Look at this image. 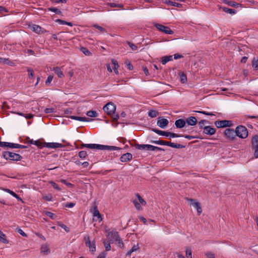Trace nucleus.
Returning <instances> with one entry per match:
<instances>
[{"label": "nucleus", "instance_id": "4468645a", "mask_svg": "<svg viewBox=\"0 0 258 258\" xmlns=\"http://www.w3.org/2000/svg\"><path fill=\"white\" fill-rule=\"evenodd\" d=\"M187 200L190 202V205L196 208L198 215H200L202 212L200 203L197 202L196 200L193 199H187Z\"/></svg>", "mask_w": 258, "mask_h": 258}, {"label": "nucleus", "instance_id": "4be33fe9", "mask_svg": "<svg viewBox=\"0 0 258 258\" xmlns=\"http://www.w3.org/2000/svg\"><path fill=\"white\" fill-rule=\"evenodd\" d=\"M32 29L33 31L37 34H42L44 32V31L42 30V28L37 25L33 24L32 26Z\"/></svg>", "mask_w": 258, "mask_h": 258}, {"label": "nucleus", "instance_id": "2f4dec72", "mask_svg": "<svg viewBox=\"0 0 258 258\" xmlns=\"http://www.w3.org/2000/svg\"><path fill=\"white\" fill-rule=\"evenodd\" d=\"M40 249H41V252L44 255H47L49 253H50V250H49L48 247L46 245L42 246L41 247Z\"/></svg>", "mask_w": 258, "mask_h": 258}, {"label": "nucleus", "instance_id": "f3484780", "mask_svg": "<svg viewBox=\"0 0 258 258\" xmlns=\"http://www.w3.org/2000/svg\"><path fill=\"white\" fill-rule=\"evenodd\" d=\"M133 155L131 153H124L120 157V161L121 162H126L132 160Z\"/></svg>", "mask_w": 258, "mask_h": 258}, {"label": "nucleus", "instance_id": "6e6552de", "mask_svg": "<svg viewBox=\"0 0 258 258\" xmlns=\"http://www.w3.org/2000/svg\"><path fill=\"white\" fill-rule=\"evenodd\" d=\"M103 109L107 115H110L115 111L116 106L113 103L110 102L104 106Z\"/></svg>", "mask_w": 258, "mask_h": 258}, {"label": "nucleus", "instance_id": "473e14b6", "mask_svg": "<svg viewBox=\"0 0 258 258\" xmlns=\"http://www.w3.org/2000/svg\"><path fill=\"white\" fill-rule=\"evenodd\" d=\"M45 143H45V142L42 143V142H41L39 140H36L34 142V143L33 145H36L39 149H42L43 147H45Z\"/></svg>", "mask_w": 258, "mask_h": 258}, {"label": "nucleus", "instance_id": "bf43d9fd", "mask_svg": "<svg viewBox=\"0 0 258 258\" xmlns=\"http://www.w3.org/2000/svg\"><path fill=\"white\" fill-rule=\"evenodd\" d=\"M28 148V146L22 145L14 143V148H17V149H25Z\"/></svg>", "mask_w": 258, "mask_h": 258}, {"label": "nucleus", "instance_id": "052dcab7", "mask_svg": "<svg viewBox=\"0 0 258 258\" xmlns=\"http://www.w3.org/2000/svg\"><path fill=\"white\" fill-rule=\"evenodd\" d=\"M127 43L133 50H136L138 49V47L135 44H133L129 41H127Z\"/></svg>", "mask_w": 258, "mask_h": 258}, {"label": "nucleus", "instance_id": "1a4fd4ad", "mask_svg": "<svg viewBox=\"0 0 258 258\" xmlns=\"http://www.w3.org/2000/svg\"><path fill=\"white\" fill-rule=\"evenodd\" d=\"M154 26L156 29L160 32H163L167 34H173V31L171 30L169 27L165 26L159 23H155Z\"/></svg>", "mask_w": 258, "mask_h": 258}, {"label": "nucleus", "instance_id": "2eb2a0df", "mask_svg": "<svg viewBox=\"0 0 258 258\" xmlns=\"http://www.w3.org/2000/svg\"><path fill=\"white\" fill-rule=\"evenodd\" d=\"M169 123L168 120L163 117H159L157 122V124L162 128H165Z\"/></svg>", "mask_w": 258, "mask_h": 258}, {"label": "nucleus", "instance_id": "b1692460", "mask_svg": "<svg viewBox=\"0 0 258 258\" xmlns=\"http://www.w3.org/2000/svg\"><path fill=\"white\" fill-rule=\"evenodd\" d=\"M0 63L8 64L10 66H13L14 62L10 60L9 58L0 57Z\"/></svg>", "mask_w": 258, "mask_h": 258}, {"label": "nucleus", "instance_id": "393cba45", "mask_svg": "<svg viewBox=\"0 0 258 258\" xmlns=\"http://www.w3.org/2000/svg\"><path fill=\"white\" fill-rule=\"evenodd\" d=\"M178 75L179 76L180 81L181 83L184 84L187 82L186 75L184 73L180 72L178 73Z\"/></svg>", "mask_w": 258, "mask_h": 258}, {"label": "nucleus", "instance_id": "c85d7f7f", "mask_svg": "<svg viewBox=\"0 0 258 258\" xmlns=\"http://www.w3.org/2000/svg\"><path fill=\"white\" fill-rule=\"evenodd\" d=\"M165 3L168 6H174L177 8H181L182 6L181 4L175 3L170 0L166 1Z\"/></svg>", "mask_w": 258, "mask_h": 258}, {"label": "nucleus", "instance_id": "72a5a7b5", "mask_svg": "<svg viewBox=\"0 0 258 258\" xmlns=\"http://www.w3.org/2000/svg\"><path fill=\"white\" fill-rule=\"evenodd\" d=\"M251 65L254 70H257L258 69V58L253 57Z\"/></svg>", "mask_w": 258, "mask_h": 258}, {"label": "nucleus", "instance_id": "7c9ffc66", "mask_svg": "<svg viewBox=\"0 0 258 258\" xmlns=\"http://www.w3.org/2000/svg\"><path fill=\"white\" fill-rule=\"evenodd\" d=\"M130 145L132 146L135 147L136 149L138 150H144L146 149V144H132L130 141H129Z\"/></svg>", "mask_w": 258, "mask_h": 258}, {"label": "nucleus", "instance_id": "a878e982", "mask_svg": "<svg viewBox=\"0 0 258 258\" xmlns=\"http://www.w3.org/2000/svg\"><path fill=\"white\" fill-rule=\"evenodd\" d=\"M172 60V55H165L161 57V62L163 64H165L167 62Z\"/></svg>", "mask_w": 258, "mask_h": 258}, {"label": "nucleus", "instance_id": "864d4df0", "mask_svg": "<svg viewBox=\"0 0 258 258\" xmlns=\"http://www.w3.org/2000/svg\"><path fill=\"white\" fill-rule=\"evenodd\" d=\"M186 256L187 258H191V250L189 247H186L185 249Z\"/></svg>", "mask_w": 258, "mask_h": 258}, {"label": "nucleus", "instance_id": "aec40b11", "mask_svg": "<svg viewBox=\"0 0 258 258\" xmlns=\"http://www.w3.org/2000/svg\"><path fill=\"white\" fill-rule=\"evenodd\" d=\"M185 121L188 125L193 126L197 124V119L195 117L191 116L186 118Z\"/></svg>", "mask_w": 258, "mask_h": 258}, {"label": "nucleus", "instance_id": "9d476101", "mask_svg": "<svg viewBox=\"0 0 258 258\" xmlns=\"http://www.w3.org/2000/svg\"><path fill=\"white\" fill-rule=\"evenodd\" d=\"M84 240L86 246L89 248L91 252L94 253L96 251L95 242L94 241L91 242L90 240V237L88 235L85 236Z\"/></svg>", "mask_w": 258, "mask_h": 258}, {"label": "nucleus", "instance_id": "423d86ee", "mask_svg": "<svg viewBox=\"0 0 258 258\" xmlns=\"http://www.w3.org/2000/svg\"><path fill=\"white\" fill-rule=\"evenodd\" d=\"M105 232L107 234L106 235L107 237L108 238L109 241H111L112 243L113 241H117L119 240V235L118 234V232L116 231H110V229H105Z\"/></svg>", "mask_w": 258, "mask_h": 258}, {"label": "nucleus", "instance_id": "39448f33", "mask_svg": "<svg viewBox=\"0 0 258 258\" xmlns=\"http://www.w3.org/2000/svg\"><path fill=\"white\" fill-rule=\"evenodd\" d=\"M251 149L254 151V156L258 158V135L252 136L251 141Z\"/></svg>", "mask_w": 258, "mask_h": 258}, {"label": "nucleus", "instance_id": "c756f323", "mask_svg": "<svg viewBox=\"0 0 258 258\" xmlns=\"http://www.w3.org/2000/svg\"><path fill=\"white\" fill-rule=\"evenodd\" d=\"M84 148H87L92 149H95V144H82L80 147V149H83Z\"/></svg>", "mask_w": 258, "mask_h": 258}, {"label": "nucleus", "instance_id": "f257e3e1", "mask_svg": "<svg viewBox=\"0 0 258 258\" xmlns=\"http://www.w3.org/2000/svg\"><path fill=\"white\" fill-rule=\"evenodd\" d=\"M2 157L6 160L13 161H21L22 159V157L20 154L10 151L3 152Z\"/></svg>", "mask_w": 258, "mask_h": 258}, {"label": "nucleus", "instance_id": "e433bc0d", "mask_svg": "<svg viewBox=\"0 0 258 258\" xmlns=\"http://www.w3.org/2000/svg\"><path fill=\"white\" fill-rule=\"evenodd\" d=\"M47 10L48 11H51V12H54L56 14L62 15V12L60 11V10L56 8L50 7V8H48Z\"/></svg>", "mask_w": 258, "mask_h": 258}, {"label": "nucleus", "instance_id": "603ef678", "mask_svg": "<svg viewBox=\"0 0 258 258\" xmlns=\"http://www.w3.org/2000/svg\"><path fill=\"white\" fill-rule=\"evenodd\" d=\"M110 116H111V118L114 121H117V120L119 118V114L118 113H116L115 111L114 112L113 114H110Z\"/></svg>", "mask_w": 258, "mask_h": 258}, {"label": "nucleus", "instance_id": "49530a36", "mask_svg": "<svg viewBox=\"0 0 258 258\" xmlns=\"http://www.w3.org/2000/svg\"><path fill=\"white\" fill-rule=\"evenodd\" d=\"M45 214L47 216L50 217L51 219L53 220L55 219L56 217V215L55 214L49 211H45Z\"/></svg>", "mask_w": 258, "mask_h": 258}, {"label": "nucleus", "instance_id": "cd10ccee", "mask_svg": "<svg viewBox=\"0 0 258 258\" xmlns=\"http://www.w3.org/2000/svg\"><path fill=\"white\" fill-rule=\"evenodd\" d=\"M53 71L54 73L57 75L58 78H61L64 77L62 72L61 71L60 68L56 67L54 68Z\"/></svg>", "mask_w": 258, "mask_h": 258}, {"label": "nucleus", "instance_id": "de8ad7c7", "mask_svg": "<svg viewBox=\"0 0 258 258\" xmlns=\"http://www.w3.org/2000/svg\"><path fill=\"white\" fill-rule=\"evenodd\" d=\"M79 157L81 159H85L87 156V153L86 151H81L79 152Z\"/></svg>", "mask_w": 258, "mask_h": 258}, {"label": "nucleus", "instance_id": "ddd939ff", "mask_svg": "<svg viewBox=\"0 0 258 258\" xmlns=\"http://www.w3.org/2000/svg\"><path fill=\"white\" fill-rule=\"evenodd\" d=\"M101 150H120V148L113 146L103 145L95 144V149Z\"/></svg>", "mask_w": 258, "mask_h": 258}, {"label": "nucleus", "instance_id": "774afa93", "mask_svg": "<svg viewBox=\"0 0 258 258\" xmlns=\"http://www.w3.org/2000/svg\"><path fill=\"white\" fill-rule=\"evenodd\" d=\"M106 255L107 253L105 251H103L99 254L97 258H105Z\"/></svg>", "mask_w": 258, "mask_h": 258}, {"label": "nucleus", "instance_id": "dca6fc26", "mask_svg": "<svg viewBox=\"0 0 258 258\" xmlns=\"http://www.w3.org/2000/svg\"><path fill=\"white\" fill-rule=\"evenodd\" d=\"M203 133L206 135L212 136L215 134L216 129L211 127L210 125L205 126L204 128Z\"/></svg>", "mask_w": 258, "mask_h": 258}, {"label": "nucleus", "instance_id": "13d9d810", "mask_svg": "<svg viewBox=\"0 0 258 258\" xmlns=\"http://www.w3.org/2000/svg\"><path fill=\"white\" fill-rule=\"evenodd\" d=\"M50 184H51V185L53 186V187L54 189H55L58 191H60L61 190V188L59 187L58 185L57 184H56L55 182H54V181H51Z\"/></svg>", "mask_w": 258, "mask_h": 258}, {"label": "nucleus", "instance_id": "a19ab883", "mask_svg": "<svg viewBox=\"0 0 258 258\" xmlns=\"http://www.w3.org/2000/svg\"><path fill=\"white\" fill-rule=\"evenodd\" d=\"M112 63L113 64V70H114V73L116 74H118V68L119 67V66L118 64V63L117 62L116 60H114V59H113L112 60Z\"/></svg>", "mask_w": 258, "mask_h": 258}, {"label": "nucleus", "instance_id": "0eeeda50", "mask_svg": "<svg viewBox=\"0 0 258 258\" xmlns=\"http://www.w3.org/2000/svg\"><path fill=\"white\" fill-rule=\"evenodd\" d=\"M226 139L229 141H234L237 136L235 130L233 128H226L224 133Z\"/></svg>", "mask_w": 258, "mask_h": 258}, {"label": "nucleus", "instance_id": "7ed1b4c3", "mask_svg": "<svg viewBox=\"0 0 258 258\" xmlns=\"http://www.w3.org/2000/svg\"><path fill=\"white\" fill-rule=\"evenodd\" d=\"M151 130L159 135L165 136L166 137H169V139L171 138H179L182 136L180 134H177L169 132L163 131L155 128H151Z\"/></svg>", "mask_w": 258, "mask_h": 258}, {"label": "nucleus", "instance_id": "c03bdc74", "mask_svg": "<svg viewBox=\"0 0 258 258\" xmlns=\"http://www.w3.org/2000/svg\"><path fill=\"white\" fill-rule=\"evenodd\" d=\"M112 242L111 241H106V240H104L103 242L104 245L105 247L106 251H109L111 249V246H110V243Z\"/></svg>", "mask_w": 258, "mask_h": 258}, {"label": "nucleus", "instance_id": "09e8293b", "mask_svg": "<svg viewBox=\"0 0 258 258\" xmlns=\"http://www.w3.org/2000/svg\"><path fill=\"white\" fill-rule=\"evenodd\" d=\"M193 111L195 112L203 114H205V115H209V116L215 115V114H213L212 112H207V111H197V110H195V111Z\"/></svg>", "mask_w": 258, "mask_h": 258}, {"label": "nucleus", "instance_id": "58836bf2", "mask_svg": "<svg viewBox=\"0 0 258 258\" xmlns=\"http://www.w3.org/2000/svg\"><path fill=\"white\" fill-rule=\"evenodd\" d=\"M159 114V112L157 110H151L148 112V116L152 117H156Z\"/></svg>", "mask_w": 258, "mask_h": 258}, {"label": "nucleus", "instance_id": "5701e85b", "mask_svg": "<svg viewBox=\"0 0 258 258\" xmlns=\"http://www.w3.org/2000/svg\"><path fill=\"white\" fill-rule=\"evenodd\" d=\"M223 3L229 6L235 8H238L239 5H241L240 4H238L234 1L229 0H224Z\"/></svg>", "mask_w": 258, "mask_h": 258}, {"label": "nucleus", "instance_id": "4c0bfd02", "mask_svg": "<svg viewBox=\"0 0 258 258\" xmlns=\"http://www.w3.org/2000/svg\"><path fill=\"white\" fill-rule=\"evenodd\" d=\"M13 113H16L17 114H18V115L22 116H24L26 119H31V118H33V115L32 113L25 114L22 112H13Z\"/></svg>", "mask_w": 258, "mask_h": 258}, {"label": "nucleus", "instance_id": "f03ea898", "mask_svg": "<svg viewBox=\"0 0 258 258\" xmlns=\"http://www.w3.org/2000/svg\"><path fill=\"white\" fill-rule=\"evenodd\" d=\"M151 142L155 144L160 145H166L176 149H182L184 148L185 147V146L181 144H176L174 143H172L171 142H168L164 140L151 141Z\"/></svg>", "mask_w": 258, "mask_h": 258}, {"label": "nucleus", "instance_id": "6e6d98bb", "mask_svg": "<svg viewBox=\"0 0 258 258\" xmlns=\"http://www.w3.org/2000/svg\"><path fill=\"white\" fill-rule=\"evenodd\" d=\"M16 231H17L18 233H19L20 235H21L22 236H24V237H27L28 236H27V234L26 233H25L21 228H17L16 229Z\"/></svg>", "mask_w": 258, "mask_h": 258}, {"label": "nucleus", "instance_id": "c9c22d12", "mask_svg": "<svg viewBox=\"0 0 258 258\" xmlns=\"http://www.w3.org/2000/svg\"><path fill=\"white\" fill-rule=\"evenodd\" d=\"M138 249H139L138 244L134 245L132 247V248L127 252V253H126V256L130 255L132 253L137 251Z\"/></svg>", "mask_w": 258, "mask_h": 258}, {"label": "nucleus", "instance_id": "37998d69", "mask_svg": "<svg viewBox=\"0 0 258 258\" xmlns=\"http://www.w3.org/2000/svg\"><path fill=\"white\" fill-rule=\"evenodd\" d=\"M133 203L134 204V206L137 210L139 211L142 210V208L141 204L137 200L135 199L134 200H133Z\"/></svg>", "mask_w": 258, "mask_h": 258}, {"label": "nucleus", "instance_id": "f704fd0d", "mask_svg": "<svg viewBox=\"0 0 258 258\" xmlns=\"http://www.w3.org/2000/svg\"><path fill=\"white\" fill-rule=\"evenodd\" d=\"M80 50L85 55L90 56L92 55V53L89 50V49L85 47H81L80 48Z\"/></svg>", "mask_w": 258, "mask_h": 258}, {"label": "nucleus", "instance_id": "9b49d317", "mask_svg": "<svg viewBox=\"0 0 258 258\" xmlns=\"http://www.w3.org/2000/svg\"><path fill=\"white\" fill-rule=\"evenodd\" d=\"M90 212L92 213L94 218L95 217L97 218V219H96L95 221L98 220L99 221H100L102 220L101 215L95 203H94L92 205L90 209Z\"/></svg>", "mask_w": 258, "mask_h": 258}, {"label": "nucleus", "instance_id": "e2e57ef3", "mask_svg": "<svg viewBox=\"0 0 258 258\" xmlns=\"http://www.w3.org/2000/svg\"><path fill=\"white\" fill-rule=\"evenodd\" d=\"M54 108H46L44 110V112L46 114L52 113L54 111Z\"/></svg>", "mask_w": 258, "mask_h": 258}, {"label": "nucleus", "instance_id": "ea45409f", "mask_svg": "<svg viewBox=\"0 0 258 258\" xmlns=\"http://www.w3.org/2000/svg\"><path fill=\"white\" fill-rule=\"evenodd\" d=\"M14 146V143L3 142L2 147L4 148H9L13 149Z\"/></svg>", "mask_w": 258, "mask_h": 258}, {"label": "nucleus", "instance_id": "3c124183", "mask_svg": "<svg viewBox=\"0 0 258 258\" xmlns=\"http://www.w3.org/2000/svg\"><path fill=\"white\" fill-rule=\"evenodd\" d=\"M53 76H52V75H49V76L47 77V79H46V81H45V85H46V86H49V84H50L51 83V82H52V80H53Z\"/></svg>", "mask_w": 258, "mask_h": 258}, {"label": "nucleus", "instance_id": "f8f14e48", "mask_svg": "<svg viewBox=\"0 0 258 258\" xmlns=\"http://www.w3.org/2000/svg\"><path fill=\"white\" fill-rule=\"evenodd\" d=\"M215 124L218 128L230 127L233 125L232 121L227 120H217L215 121Z\"/></svg>", "mask_w": 258, "mask_h": 258}, {"label": "nucleus", "instance_id": "5fc2aeb1", "mask_svg": "<svg viewBox=\"0 0 258 258\" xmlns=\"http://www.w3.org/2000/svg\"><path fill=\"white\" fill-rule=\"evenodd\" d=\"M205 122L208 123L209 121L206 120H201L199 122L198 125L200 129H203L205 126L204 125Z\"/></svg>", "mask_w": 258, "mask_h": 258}, {"label": "nucleus", "instance_id": "79ce46f5", "mask_svg": "<svg viewBox=\"0 0 258 258\" xmlns=\"http://www.w3.org/2000/svg\"><path fill=\"white\" fill-rule=\"evenodd\" d=\"M136 196L137 197L138 199L139 200L140 202L139 203L141 205H142V206H145L146 205V202L141 197L139 194H137Z\"/></svg>", "mask_w": 258, "mask_h": 258}, {"label": "nucleus", "instance_id": "bb28decb", "mask_svg": "<svg viewBox=\"0 0 258 258\" xmlns=\"http://www.w3.org/2000/svg\"><path fill=\"white\" fill-rule=\"evenodd\" d=\"M221 9L223 12L230 14H235L236 13V11L235 9H229L225 7H220V8Z\"/></svg>", "mask_w": 258, "mask_h": 258}, {"label": "nucleus", "instance_id": "6ab92c4d", "mask_svg": "<svg viewBox=\"0 0 258 258\" xmlns=\"http://www.w3.org/2000/svg\"><path fill=\"white\" fill-rule=\"evenodd\" d=\"M174 124L176 128H181L185 126L186 121L183 119H178L175 120Z\"/></svg>", "mask_w": 258, "mask_h": 258}, {"label": "nucleus", "instance_id": "8fccbe9b", "mask_svg": "<svg viewBox=\"0 0 258 258\" xmlns=\"http://www.w3.org/2000/svg\"><path fill=\"white\" fill-rule=\"evenodd\" d=\"M182 136H181L180 137H184L185 139H189V140H190V139H203V138H201V137H199L198 136H190V135H181Z\"/></svg>", "mask_w": 258, "mask_h": 258}, {"label": "nucleus", "instance_id": "0e129e2a", "mask_svg": "<svg viewBox=\"0 0 258 258\" xmlns=\"http://www.w3.org/2000/svg\"><path fill=\"white\" fill-rule=\"evenodd\" d=\"M28 76L30 78H32L34 76V71L32 69L29 68L28 69Z\"/></svg>", "mask_w": 258, "mask_h": 258}, {"label": "nucleus", "instance_id": "a18cd8bd", "mask_svg": "<svg viewBox=\"0 0 258 258\" xmlns=\"http://www.w3.org/2000/svg\"><path fill=\"white\" fill-rule=\"evenodd\" d=\"M86 114L88 116L92 117H95L98 116V113H97V112L94 110L88 111Z\"/></svg>", "mask_w": 258, "mask_h": 258}, {"label": "nucleus", "instance_id": "680f3d73", "mask_svg": "<svg viewBox=\"0 0 258 258\" xmlns=\"http://www.w3.org/2000/svg\"><path fill=\"white\" fill-rule=\"evenodd\" d=\"M58 226H59L61 228H63L67 232H69L70 231V229L66 225L62 223H59Z\"/></svg>", "mask_w": 258, "mask_h": 258}, {"label": "nucleus", "instance_id": "338daca9", "mask_svg": "<svg viewBox=\"0 0 258 258\" xmlns=\"http://www.w3.org/2000/svg\"><path fill=\"white\" fill-rule=\"evenodd\" d=\"M3 189L6 191L7 192L10 194L11 195H12L13 197H14L16 195V193L15 192H14L13 191L10 190V189H8V188H3Z\"/></svg>", "mask_w": 258, "mask_h": 258}, {"label": "nucleus", "instance_id": "412c9836", "mask_svg": "<svg viewBox=\"0 0 258 258\" xmlns=\"http://www.w3.org/2000/svg\"><path fill=\"white\" fill-rule=\"evenodd\" d=\"M69 117L71 118L72 119L77 120L78 121H90L91 120V119H89L88 118L85 117H80V116H77L75 115L70 116Z\"/></svg>", "mask_w": 258, "mask_h": 258}, {"label": "nucleus", "instance_id": "4d7b16f0", "mask_svg": "<svg viewBox=\"0 0 258 258\" xmlns=\"http://www.w3.org/2000/svg\"><path fill=\"white\" fill-rule=\"evenodd\" d=\"M95 28L97 29L98 30H100L102 33H106L107 32L106 30L103 28L101 26H100L97 24H95L93 26Z\"/></svg>", "mask_w": 258, "mask_h": 258}, {"label": "nucleus", "instance_id": "20e7f679", "mask_svg": "<svg viewBox=\"0 0 258 258\" xmlns=\"http://www.w3.org/2000/svg\"><path fill=\"white\" fill-rule=\"evenodd\" d=\"M237 136L241 139H245L248 136L247 129L243 125H238L236 127Z\"/></svg>", "mask_w": 258, "mask_h": 258}, {"label": "nucleus", "instance_id": "a211bd4d", "mask_svg": "<svg viewBox=\"0 0 258 258\" xmlns=\"http://www.w3.org/2000/svg\"><path fill=\"white\" fill-rule=\"evenodd\" d=\"M45 146L46 148L55 149L64 147L65 145L58 143H46Z\"/></svg>", "mask_w": 258, "mask_h": 258}, {"label": "nucleus", "instance_id": "69168bd1", "mask_svg": "<svg viewBox=\"0 0 258 258\" xmlns=\"http://www.w3.org/2000/svg\"><path fill=\"white\" fill-rule=\"evenodd\" d=\"M61 182L62 183H63V184H66V185H67L68 187H73L74 186V185L71 183H70V182H68L66 180H64V179H61Z\"/></svg>", "mask_w": 258, "mask_h": 258}]
</instances>
